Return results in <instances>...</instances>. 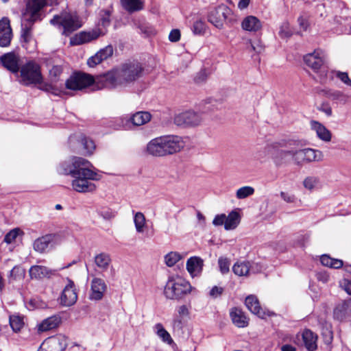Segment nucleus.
Segmentation results:
<instances>
[{
	"label": "nucleus",
	"mask_w": 351,
	"mask_h": 351,
	"mask_svg": "<svg viewBox=\"0 0 351 351\" xmlns=\"http://www.w3.org/2000/svg\"><path fill=\"white\" fill-rule=\"evenodd\" d=\"M91 163L81 157L73 156L71 164L63 163L59 171L64 175H70L73 178L72 180L73 189L78 193L93 192L96 186L91 182L92 180H99L101 176L90 169Z\"/></svg>",
	"instance_id": "1"
},
{
	"label": "nucleus",
	"mask_w": 351,
	"mask_h": 351,
	"mask_svg": "<svg viewBox=\"0 0 351 351\" xmlns=\"http://www.w3.org/2000/svg\"><path fill=\"white\" fill-rule=\"evenodd\" d=\"M143 72L144 68L138 62L122 64L120 66L99 75L97 80V88L114 89L126 86L141 78Z\"/></svg>",
	"instance_id": "2"
},
{
	"label": "nucleus",
	"mask_w": 351,
	"mask_h": 351,
	"mask_svg": "<svg viewBox=\"0 0 351 351\" xmlns=\"http://www.w3.org/2000/svg\"><path fill=\"white\" fill-rule=\"evenodd\" d=\"M185 146L182 137L166 135L151 140L147 145L145 152L155 157H162L180 152Z\"/></svg>",
	"instance_id": "3"
},
{
	"label": "nucleus",
	"mask_w": 351,
	"mask_h": 351,
	"mask_svg": "<svg viewBox=\"0 0 351 351\" xmlns=\"http://www.w3.org/2000/svg\"><path fill=\"white\" fill-rule=\"evenodd\" d=\"M42 5L37 1H28L25 12L21 19V38L25 43H28L32 39V28L34 23L40 20V11Z\"/></svg>",
	"instance_id": "4"
},
{
	"label": "nucleus",
	"mask_w": 351,
	"mask_h": 351,
	"mask_svg": "<svg viewBox=\"0 0 351 351\" xmlns=\"http://www.w3.org/2000/svg\"><path fill=\"white\" fill-rule=\"evenodd\" d=\"M191 284L182 277L169 276L164 289V295L169 300H180L191 292Z\"/></svg>",
	"instance_id": "5"
},
{
	"label": "nucleus",
	"mask_w": 351,
	"mask_h": 351,
	"mask_svg": "<svg viewBox=\"0 0 351 351\" xmlns=\"http://www.w3.org/2000/svg\"><path fill=\"white\" fill-rule=\"evenodd\" d=\"M99 76L96 79L93 75L82 73L75 72L73 73L65 82V86L67 89L72 90H81L90 85H94V88L99 90L97 86V80Z\"/></svg>",
	"instance_id": "6"
},
{
	"label": "nucleus",
	"mask_w": 351,
	"mask_h": 351,
	"mask_svg": "<svg viewBox=\"0 0 351 351\" xmlns=\"http://www.w3.org/2000/svg\"><path fill=\"white\" fill-rule=\"evenodd\" d=\"M50 23L58 27H62L63 34H69L81 27V23L76 15L64 12L55 15Z\"/></svg>",
	"instance_id": "7"
},
{
	"label": "nucleus",
	"mask_w": 351,
	"mask_h": 351,
	"mask_svg": "<svg viewBox=\"0 0 351 351\" xmlns=\"http://www.w3.org/2000/svg\"><path fill=\"white\" fill-rule=\"evenodd\" d=\"M21 77L26 86L40 83L43 75L40 65L34 60L28 61L21 68Z\"/></svg>",
	"instance_id": "8"
},
{
	"label": "nucleus",
	"mask_w": 351,
	"mask_h": 351,
	"mask_svg": "<svg viewBox=\"0 0 351 351\" xmlns=\"http://www.w3.org/2000/svg\"><path fill=\"white\" fill-rule=\"evenodd\" d=\"M204 120V114L199 112L188 110L177 114L174 123L178 126L195 127L200 125Z\"/></svg>",
	"instance_id": "9"
},
{
	"label": "nucleus",
	"mask_w": 351,
	"mask_h": 351,
	"mask_svg": "<svg viewBox=\"0 0 351 351\" xmlns=\"http://www.w3.org/2000/svg\"><path fill=\"white\" fill-rule=\"evenodd\" d=\"M305 64L315 72H320V82H323L326 77V71L323 67L324 55L322 51L315 50L304 57Z\"/></svg>",
	"instance_id": "10"
},
{
	"label": "nucleus",
	"mask_w": 351,
	"mask_h": 351,
	"mask_svg": "<svg viewBox=\"0 0 351 351\" xmlns=\"http://www.w3.org/2000/svg\"><path fill=\"white\" fill-rule=\"evenodd\" d=\"M322 153L320 151L305 148L294 149V162L296 165H302L304 162L319 161L322 160Z\"/></svg>",
	"instance_id": "11"
},
{
	"label": "nucleus",
	"mask_w": 351,
	"mask_h": 351,
	"mask_svg": "<svg viewBox=\"0 0 351 351\" xmlns=\"http://www.w3.org/2000/svg\"><path fill=\"white\" fill-rule=\"evenodd\" d=\"M300 142L295 140H289L285 144L280 143V147H287L288 149L278 150L273 156L274 161L277 166H280L289 161L291 157L294 162V149L292 147L298 146Z\"/></svg>",
	"instance_id": "12"
},
{
	"label": "nucleus",
	"mask_w": 351,
	"mask_h": 351,
	"mask_svg": "<svg viewBox=\"0 0 351 351\" xmlns=\"http://www.w3.org/2000/svg\"><path fill=\"white\" fill-rule=\"evenodd\" d=\"M231 14V10L228 6L221 4L210 12L208 21L216 27L221 29L223 27V22Z\"/></svg>",
	"instance_id": "13"
},
{
	"label": "nucleus",
	"mask_w": 351,
	"mask_h": 351,
	"mask_svg": "<svg viewBox=\"0 0 351 351\" xmlns=\"http://www.w3.org/2000/svg\"><path fill=\"white\" fill-rule=\"evenodd\" d=\"M67 346L66 338L58 335L46 339L40 345L41 351H63Z\"/></svg>",
	"instance_id": "14"
},
{
	"label": "nucleus",
	"mask_w": 351,
	"mask_h": 351,
	"mask_svg": "<svg viewBox=\"0 0 351 351\" xmlns=\"http://www.w3.org/2000/svg\"><path fill=\"white\" fill-rule=\"evenodd\" d=\"M152 115L149 112L140 111L134 113L129 119L126 118H119L116 120L117 127L116 129L124 127L125 123H127L131 121L134 125L140 126L143 125L151 120Z\"/></svg>",
	"instance_id": "15"
},
{
	"label": "nucleus",
	"mask_w": 351,
	"mask_h": 351,
	"mask_svg": "<svg viewBox=\"0 0 351 351\" xmlns=\"http://www.w3.org/2000/svg\"><path fill=\"white\" fill-rule=\"evenodd\" d=\"M333 317L339 322H351V298L342 301L335 306Z\"/></svg>",
	"instance_id": "16"
},
{
	"label": "nucleus",
	"mask_w": 351,
	"mask_h": 351,
	"mask_svg": "<svg viewBox=\"0 0 351 351\" xmlns=\"http://www.w3.org/2000/svg\"><path fill=\"white\" fill-rule=\"evenodd\" d=\"M77 299V295L74 282L71 279L67 278V284L60 297L61 304L66 306H70L76 302Z\"/></svg>",
	"instance_id": "17"
},
{
	"label": "nucleus",
	"mask_w": 351,
	"mask_h": 351,
	"mask_svg": "<svg viewBox=\"0 0 351 351\" xmlns=\"http://www.w3.org/2000/svg\"><path fill=\"white\" fill-rule=\"evenodd\" d=\"M12 37L10 21L6 19L0 20V46L5 47L10 45Z\"/></svg>",
	"instance_id": "18"
},
{
	"label": "nucleus",
	"mask_w": 351,
	"mask_h": 351,
	"mask_svg": "<svg viewBox=\"0 0 351 351\" xmlns=\"http://www.w3.org/2000/svg\"><path fill=\"white\" fill-rule=\"evenodd\" d=\"M107 289V285L104 280L99 278H93L91 281V293L90 298L93 300H100Z\"/></svg>",
	"instance_id": "19"
},
{
	"label": "nucleus",
	"mask_w": 351,
	"mask_h": 351,
	"mask_svg": "<svg viewBox=\"0 0 351 351\" xmlns=\"http://www.w3.org/2000/svg\"><path fill=\"white\" fill-rule=\"evenodd\" d=\"M0 61L4 67L12 73L19 71V58L12 53H8L0 57Z\"/></svg>",
	"instance_id": "20"
},
{
	"label": "nucleus",
	"mask_w": 351,
	"mask_h": 351,
	"mask_svg": "<svg viewBox=\"0 0 351 351\" xmlns=\"http://www.w3.org/2000/svg\"><path fill=\"white\" fill-rule=\"evenodd\" d=\"M56 272V270L50 269L42 265H34L29 269V275L32 278H49L51 276L55 275Z\"/></svg>",
	"instance_id": "21"
},
{
	"label": "nucleus",
	"mask_w": 351,
	"mask_h": 351,
	"mask_svg": "<svg viewBox=\"0 0 351 351\" xmlns=\"http://www.w3.org/2000/svg\"><path fill=\"white\" fill-rule=\"evenodd\" d=\"M204 261L198 256H193L186 261V269L192 276L199 274L202 270Z\"/></svg>",
	"instance_id": "22"
},
{
	"label": "nucleus",
	"mask_w": 351,
	"mask_h": 351,
	"mask_svg": "<svg viewBox=\"0 0 351 351\" xmlns=\"http://www.w3.org/2000/svg\"><path fill=\"white\" fill-rule=\"evenodd\" d=\"M55 237V234H48L38 238L33 244L34 250L40 253L44 252L54 241Z\"/></svg>",
	"instance_id": "23"
},
{
	"label": "nucleus",
	"mask_w": 351,
	"mask_h": 351,
	"mask_svg": "<svg viewBox=\"0 0 351 351\" xmlns=\"http://www.w3.org/2000/svg\"><path fill=\"white\" fill-rule=\"evenodd\" d=\"M243 29L248 32H258L262 27L261 21L254 16L245 17L241 23Z\"/></svg>",
	"instance_id": "24"
},
{
	"label": "nucleus",
	"mask_w": 351,
	"mask_h": 351,
	"mask_svg": "<svg viewBox=\"0 0 351 351\" xmlns=\"http://www.w3.org/2000/svg\"><path fill=\"white\" fill-rule=\"evenodd\" d=\"M245 304L248 310L254 315L260 317H263L265 313L261 307L258 298L253 295H250L245 298Z\"/></svg>",
	"instance_id": "25"
},
{
	"label": "nucleus",
	"mask_w": 351,
	"mask_h": 351,
	"mask_svg": "<svg viewBox=\"0 0 351 351\" xmlns=\"http://www.w3.org/2000/svg\"><path fill=\"white\" fill-rule=\"evenodd\" d=\"M232 322L239 328H244L248 325V319L244 313L238 308H232L230 313Z\"/></svg>",
	"instance_id": "26"
},
{
	"label": "nucleus",
	"mask_w": 351,
	"mask_h": 351,
	"mask_svg": "<svg viewBox=\"0 0 351 351\" xmlns=\"http://www.w3.org/2000/svg\"><path fill=\"white\" fill-rule=\"evenodd\" d=\"M311 125L321 140L326 142H329L331 140V132L324 125L317 121H312Z\"/></svg>",
	"instance_id": "27"
},
{
	"label": "nucleus",
	"mask_w": 351,
	"mask_h": 351,
	"mask_svg": "<svg viewBox=\"0 0 351 351\" xmlns=\"http://www.w3.org/2000/svg\"><path fill=\"white\" fill-rule=\"evenodd\" d=\"M302 339L308 351H314L317 349V336L311 330H305L302 333Z\"/></svg>",
	"instance_id": "28"
},
{
	"label": "nucleus",
	"mask_w": 351,
	"mask_h": 351,
	"mask_svg": "<svg viewBox=\"0 0 351 351\" xmlns=\"http://www.w3.org/2000/svg\"><path fill=\"white\" fill-rule=\"evenodd\" d=\"M95 263L101 271H105L110 266V256L108 254L100 253L95 256Z\"/></svg>",
	"instance_id": "29"
},
{
	"label": "nucleus",
	"mask_w": 351,
	"mask_h": 351,
	"mask_svg": "<svg viewBox=\"0 0 351 351\" xmlns=\"http://www.w3.org/2000/svg\"><path fill=\"white\" fill-rule=\"evenodd\" d=\"M60 323V318L57 316H52L43 320L38 326L40 331H47L58 326Z\"/></svg>",
	"instance_id": "30"
},
{
	"label": "nucleus",
	"mask_w": 351,
	"mask_h": 351,
	"mask_svg": "<svg viewBox=\"0 0 351 351\" xmlns=\"http://www.w3.org/2000/svg\"><path fill=\"white\" fill-rule=\"evenodd\" d=\"M241 217L238 212L232 210L226 216L225 229L226 230L235 229L240 223Z\"/></svg>",
	"instance_id": "31"
},
{
	"label": "nucleus",
	"mask_w": 351,
	"mask_h": 351,
	"mask_svg": "<svg viewBox=\"0 0 351 351\" xmlns=\"http://www.w3.org/2000/svg\"><path fill=\"white\" fill-rule=\"evenodd\" d=\"M249 262H237L232 267V271L238 276H246L250 271Z\"/></svg>",
	"instance_id": "32"
},
{
	"label": "nucleus",
	"mask_w": 351,
	"mask_h": 351,
	"mask_svg": "<svg viewBox=\"0 0 351 351\" xmlns=\"http://www.w3.org/2000/svg\"><path fill=\"white\" fill-rule=\"evenodd\" d=\"M320 261L323 265L334 269H339L343 266V261L332 258L326 254L321 256Z\"/></svg>",
	"instance_id": "33"
},
{
	"label": "nucleus",
	"mask_w": 351,
	"mask_h": 351,
	"mask_svg": "<svg viewBox=\"0 0 351 351\" xmlns=\"http://www.w3.org/2000/svg\"><path fill=\"white\" fill-rule=\"evenodd\" d=\"M122 6L130 12L138 11L143 8V3L140 0H121Z\"/></svg>",
	"instance_id": "34"
},
{
	"label": "nucleus",
	"mask_w": 351,
	"mask_h": 351,
	"mask_svg": "<svg viewBox=\"0 0 351 351\" xmlns=\"http://www.w3.org/2000/svg\"><path fill=\"white\" fill-rule=\"evenodd\" d=\"M325 96L332 100H338L343 103H346L348 101V97L340 90H322Z\"/></svg>",
	"instance_id": "35"
},
{
	"label": "nucleus",
	"mask_w": 351,
	"mask_h": 351,
	"mask_svg": "<svg viewBox=\"0 0 351 351\" xmlns=\"http://www.w3.org/2000/svg\"><path fill=\"white\" fill-rule=\"evenodd\" d=\"M134 223L136 232L138 233L143 232L146 224V219L143 213L137 212L134 217Z\"/></svg>",
	"instance_id": "36"
},
{
	"label": "nucleus",
	"mask_w": 351,
	"mask_h": 351,
	"mask_svg": "<svg viewBox=\"0 0 351 351\" xmlns=\"http://www.w3.org/2000/svg\"><path fill=\"white\" fill-rule=\"evenodd\" d=\"M155 328L156 329L157 335L162 339L164 342H166L168 344H171L173 343V339H171L169 333L164 328L161 324L159 323L156 324Z\"/></svg>",
	"instance_id": "37"
},
{
	"label": "nucleus",
	"mask_w": 351,
	"mask_h": 351,
	"mask_svg": "<svg viewBox=\"0 0 351 351\" xmlns=\"http://www.w3.org/2000/svg\"><path fill=\"white\" fill-rule=\"evenodd\" d=\"M99 36V34L97 32H81L78 35L77 44H82L88 43L95 39H97Z\"/></svg>",
	"instance_id": "38"
},
{
	"label": "nucleus",
	"mask_w": 351,
	"mask_h": 351,
	"mask_svg": "<svg viewBox=\"0 0 351 351\" xmlns=\"http://www.w3.org/2000/svg\"><path fill=\"white\" fill-rule=\"evenodd\" d=\"M206 24L202 19L195 21L193 25L192 31L194 34L203 36L206 30Z\"/></svg>",
	"instance_id": "39"
},
{
	"label": "nucleus",
	"mask_w": 351,
	"mask_h": 351,
	"mask_svg": "<svg viewBox=\"0 0 351 351\" xmlns=\"http://www.w3.org/2000/svg\"><path fill=\"white\" fill-rule=\"evenodd\" d=\"M10 325L13 331H20L24 325L23 318L18 315H11L10 317Z\"/></svg>",
	"instance_id": "40"
},
{
	"label": "nucleus",
	"mask_w": 351,
	"mask_h": 351,
	"mask_svg": "<svg viewBox=\"0 0 351 351\" xmlns=\"http://www.w3.org/2000/svg\"><path fill=\"white\" fill-rule=\"evenodd\" d=\"M254 193V189L250 186H245L239 188L236 192V197L237 199H245Z\"/></svg>",
	"instance_id": "41"
},
{
	"label": "nucleus",
	"mask_w": 351,
	"mask_h": 351,
	"mask_svg": "<svg viewBox=\"0 0 351 351\" xmlns=\"http://www.w3.org/2000/svg\"><path fill=\"white\" fill-rule=\"evenodd\" d=\"M81 144L83 145L84 154H91L95 149L94 142L85 136L81 138Z\"/></svg>",
	"instance_id": "42"
},
{
	"label": "nucleus",
	"mask_w": 351,
	"mask_h": 351,
	"mask_svg": "<svg viewBox=\"0 0 351 351\" xmlns=\"http://www.w3.org/2000/svg\"><path fill=\"white\" fill-rule=\"evenodd\" d=\"M63 71L61 65H53L49 70V78L51 82H57Z\"/></svg>",
	"instance_id": "43"
},
{
	"label": "nucleus",
	"mask_w": 351,
	"mask_h": 351,
	"mask_svg": "<svg viewBox=\"0 0 351 351\" xmlns=\"http://www.w3.org/2000/svg\"><path fill=\"white\" fill-rule=\"evenodd\" d=\"M181 255L175 252H171L165 256V261L167 266H173L178 261L181 259Z\"/></svg>",
	"instance_id": "44"
},
{
	"label": "nucleus",
	"mask_w": 351,
	"mask_h": 351,
	"mask_svg": "<svg viewBox=\"0 0 351 351\" xmlns=\"http://www.w3.org/2000/svg\"><path fill=\"white\" fill-rule=\"evenodd\" d=\"M331 73L334 74L344 84L351 86V80L350 79L348 73L339 71H332Z\"/></svg>",
	"instance_id": "45"
},
{
	"label": "nucleus",
	"mask_w": 351,
	"mask_h": 351,
	"mask_svg": "<svg viewBox=\"0 0 351 351\" xmlns=\"http://www.w3.org/2000/svg\"><path fill=\"white\" fill-rule=\"evenodd\" d=\"M293 34L292 31L290 28V25L288 23H283L280 28L279 35L282 38H286L290 37Z\"/></svg>",
	"instance_id": "46"
},
{
	"label": "nucleus",
	"mask_w": 351,
	"mask_h": 351,
	"mask_svg": "<svg viewBox=\"0 0 351 351\" xmlns=\"http://www.w3.org/2000/svg\"><path fill=\"white\" fill-rule=\"evenodd\" d=\"M218 264L220 271L223 274H227L230 270V263L227 258L220 257L218 260Z\"/></svg>",
	"instance_id": "47"
},
{
	"label": "nucleus",
	"mask_w": 351,
	"mask_h": 351,
	"mask_svg": "<svg viewBox=\"0 0 351 351\" xmlns=\"http://www.w3.org/2000/svg\"><path fill=\"white\" fill-rule=\"evenodd\" d=\"M322 335L324 343L329 345L332 343L333 339V334L330 327L326 326L322 329Z\"/></svg>",
	"instance_id": "48"
},
{
	"label": "nucleus",
	"mask_w": 351,
	"mask_h": 351,
	"mask_svg": "<svg viewBox=\"0 0 351 351\" xmlns=\"http://www.w3.org/2000/svg\"><path fill=\"white\" fill-rule=\"evenodd\" d=\"M21 232L19 228H14L7 233L4 237V241L8 244L15 241Z\"/></svg>",
	"instance_id": "49"
},
{
	"label": "nucleus",
	"mask_w": 351,
	"mask_h": 351,
	"mask_svg": "<svg viewBox=\"0 0 351 351\" xmlns=\"http://www.w3.org/2000/svg\"><path fill=\"white\" fill-rule=\"evenodd\" d=\"M99 23L104 27L108 26L110 23V12L109 10H102L100 12Z\"/></svg>",
	"instance_id": "50"
},
{
	"label": "nucleus",
	"mask_w": 351,
	"mask_h": 351,
	"mask_svg": "<svg viewBox=\"0 0 351 351\" xmlns=\"http://www.w3.org/2000/svg\"><path fill=\"white\" fill-rule=\"evenodd\" d=\"M318 179L315 177H308L304 180V186L308 190L313 189L318 184Z\"/></svg>",
	"instance_id": "51"
},
{
	"label": "nucleus",
	"mask_w": 351,
	"mask_h": 351,
	"mask_svg": "<svg viewBox=\"0 0 351 351\" xmlns=\"http://www.w3.org/2000/svg\"><path fill=\"white\" fill-rule=\"evenodd\" d=\"M100 57L102 58V60H106L108 58L110 57L113 54V47L112 45H108L104 49H101L98 51Z\"/></svg>",
	"instance_id": "52"
},
{
	"label": "nucleus",
	"mask_w": 351,
	"mask_h": 351,
	"mask_svg": "<svg viewBox=\"0 0 351 351\" xmlns=\"http://www.w3.org/2000/svg\"><path fill=\"white\" fill-rule=\"evenodd\" d=\"M99 215L106 220H110L116 216V212L110 208H104L99 211Z\"/></svg>",
	"instance_id": "53"
},
{
	"label": "nucleus",
	"mask_w": 351,
	"mask_h": 351,
	"mask_svg": "<svg viewBox=\"0 0 351 351\" xmlns=\"http://www.w3.org/2000/svg\"><path fill=\"white\" fill-rule=\"evenodd\" d=\"M24 275L25 270L19 266L14 267L13 269L10 271V277L13 278L14 279L23 277Z\"/></svg>",
	"instance_id": "54"
},
{
	"label": "nucleus",
	"mask_w": 351,
	"mask_h": 351,
	"mask_svg": "<svg viewBox=\"0 0 351 351\" xmlns=\"http://www.w3.org/2000/svg\"><path fill=\"white\" fill-rule=\"evenodd\" d=\"M102 61H103L102 58L100 57L99 54L97 52L95 56L88 58V60L87 61V64L90 67H94L97 64L101 63Z\"/></svg>",
	"instance_id": "55"
},
{
	"label": "nucleus",
	"mask_w": 351,
	"mask_h": 351,
	"mask_svg": "<svg viewBox=\"0 0 351 351\" xmlns=\"http://www.w3.org/2000/svg\"><path fill=\"white\" fill-rule=\"evenodd\" d=\"M270 151V147H265L263 150L259 151L256 154L255 158L261 162H263L267 159V153Z\"/></svg>",
	"instance_id": "56"
},
{
	"label": "nucleus",
	"mask_w": 351,
	"mask_h": 351,
	"mask_svg": "<svg viewBox=\"0 0 351 351\" xmlns=\"http://www.w3.org/2000/svg\"><path fill=\"white\" fill-rule=\"evenodd\" d=\"M223 292V288L221 287L214 286L209 292V295L213 298H217L221 295Z\"/></svg>",
	"instance_id": "57"
},
{
	"label": "nucleus",
	"mask_w": 351,
	"mask_h": 351,
	"mask_svg": "<svg viewBox=\"0 0 351 351\" xmlns=\"http://www.w3.org/2000/svg\"><path fill=\"white\" fill-rule=\"evenodd\" d=\"M281 198L287 203H294L296 200V197L294 195L282 191L280 193Z\"/></svg>",
	"instance_id": "58"
},
{
	"label": "nucleus",
	"mask_w": 351,
	"mask_h": 351,
	"mask_svg": "<svg viewBox=\"0 0 351 351\" xmlns=\"http://www.w3.org/2000/svg\"><path fill=\"white\" fill-rule=\"evenodd\" d=\"M173 330L180 332L182 330L183 323L180 317H175L172 324Z\"/></svg>",
	"instance_id": "59"
},
{
	"label": "nucleus",
	"mask_w": 351,
	"mask_h": 351,
	"mask_svg": "<svg viewBox=\"0 0 351 351\" xmlns=\"http://www.w3.org/2000/svg\"><path fill=\"white\" fill-rule=\"evenodd\" d=\"M226 215L225 214L217 215L213 221V225L218 226L224 225L226 222Z\"/></svg>",
	"instance_id": "60"
},
{
	"label": "nucleus",
	"mask_w": 351,
	"mask_h": 351,
	"mask_svg": "<svg viewBox=\"0 0 351 351\" xmlns=\"http://www.w3.org/2000/svg\"><path fill=\"white\" fill-rule=\"evenodd\" d=\"M169 39L171 42H178L180 39V32L178 29H172L169 35Z\"/></svg>",
	"instance_id": "61"
},
{
	"label": "nucleus",
	"mask_w": 351,
	"mask_h": 351,
	"mask_svg": "<svg viewBox=\"0 0 351 351\" xmlns=\"http://www.w3.org/2000/svg\"><path fill=\"white\" fill-rule=\"evenodd\" d=\"M36 84H39V88L46 92H51L53 90V87L51 84L48 83L43 82V80L40 83H37Z\"/></svg>",
	"instance_id": "62"
},
{
	"label": "nucleus",
	"mask_w": 351,
	"mask_h": 351,
	"mask_svg": "<svg viewBox=\"0 0 351 351\" xmlns=\"http://www.w3.org/2000/svg\"><path fill=\"white\" fill-rule=\"evenodd\" d=\"M178 313L180 317L187 316L189 314V311L186 305H182L178 308Z\"/></svg>",
	"instance_id": "63"
},
{
	"label": "nucleus",
	"mask_w": 351,
	"mask_h": 351,
	"mask_svg": "<svg viewBox=\"0 0 351 351\" xmlns=\"http://www.w3.org/2000/svg\"><path fill=\"white\" fill-rule=\"evenodd\" d=\"M343 286L344 290L349 294L351 295V280H343Z\"/></svg>",
	"instance_id": "64"
}]
</instances>
